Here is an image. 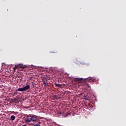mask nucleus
Segmentation results:
<instances>
[{
  "mask_svg": "<svg viewBox=\"0 0 126 126\" xmlns=\"http://www.w3.org/2000/svg\"><path fill=\"white\" fill-rule=\"evenodd\" d=\"M73 80L74 81H75V82H81V83H86V82H87L86 80H87L88 81L92 82V81H94V80H95L93 78L90 77L87 79H84L82 78H74Z\"/></svg>",
  "mask_w": 126,
  "mask_h": 126,
  "instance_id": "nucleus-1",
  "label": "nucleus"
},
{
  "mask_svg": "<svg viewBox=\"0 0 126 126\" xmlns=\"http://www.w3.org/2000/svg\"><path fill=\"white\" fill-rule=\"evenodd\" d=\"M26 123H31V122H36L37 121V117L33 116L32 115H28L25 119Z\"/></svg>",
  "mask_w": 126,
  "mask_h": 126,
  "instance_id": "nucleus-2",
  "label": "nucleus"
},
{
  "mask_svg": "<svg viewBox=\"0 0 126 126\" xmlns=\"http://www.w3.org/2000/svg\"><path fill=\"white\" fill-rule=\"evenodd\" d=\"M26 68V65H24L22 64H19L18 65H16L15 67L13 68V70L15 71V69L17 68Z\"/></svg>",
  "mask_w": 126,
  "mask_h": 126,
  "instance_id": "nucleus-3",
  "label": "nucleus"
},
{
  "mask_svg": "<svg viewBox=\"0 0 126 126\" xmlns=\"http://www.w3.org/2000/svg\"><path fill=\"white\" fill-rule=\"evenodd\" d=\"M42 82L45 87H47V86H49V85L48 84V80L47 79L43 80L42 81Z\"/></svg>",
  "mask_w": 126,
  "mask_h": 126,
  "instance_id": "nucleus-4",
  "label": "nucleus"
},
{
  "mask_svg": "<svg viewBox=\"0 0 126 126\" xmlns=\"http://www.w3.org/2000/svg\"><path fill=\"white\" fill-rule=\"evenodd\" d=\"M24 91L25 92L26 90H28V89H30V85H27V86L23 87Z\"/></svg>",
  "mask_w": 126,
  "mask_h": 126,
  "instance_id": "nucleus-5",
  "label": "nucleus"
},
{
  "mask_svg": "<svg viewBox=\"0 0 126 126\" xmlns=\"http://www.w3.org/2000/svg\"><path fill=\"white\" fill-rule=\"evenodd\" d=\"M17 91H19V92H24V88H20L17 89Z\"/></svg>",
  "mask_w": 126,
  "mask_h": 126,
  "instance_id": "nucleus-6",
  "label": "nucleus"
},
{
  "mask_svg": "<svg viewBox=\"0 0 126 126\" xmlns=\"http://www.w3.org/2000/svg\"><path fill=\"white\" fill-rule=\"evenodd\" d=\"M10 120V121H14V120H15V116H14V115H12Z\"/></svg>",
  "mask_w": 126,
  "mask_h": 126,
  "instance_id": "nucleus-7",
  "label": "nucleus"
},
{
  "mask_svg": "<svg viewBox=\"0 0 126 126\" xmlns=\"http://www.w3.org/2000/svg\"><path fill=\"white\" fill-rule=\"evenodd\" d=\"M55 85L56 86H57V87H62V84H57L55 83Z\"/></svg>",
  "mask_w": 126,
  "mask_h": 126,
  "instance_id": "nucleus-8",
  "label": "nucleus"
},
{
  "mask_svg": "<svg viewBox=\"0 0 126 126\" xmlns=\"http://www.w3.org/2000/svg\"><path fill=\"white\" fill-rule=\"evenodd\" d=\"M34 126H40V122H38L36 124L34 125Z\"/></svg>",
  "mask_w": 126,
  "mask_h": 126,
  "instance_id": "nucleus-9",
  "label": "nucleus"
},
{
  "mask_svg": "<svg viewBox=\"0 0 126 126\" xmlns=\"http://www.w3.org/2000/svg\"><path fill=\"white\" fill-rule=\"evenodd\" d=\"M54 99H58V97H59V96L57 95H54L53 96Z\"/></svg>",
  "mask_w": 126,
  "mask_h": 126,
  "instance_id": "nucleus-10",
  "label": "nucleus"
},
{
  "mask_svg": "<svg viewBox=\"0 0 126 126\" xmlns=\"http://www.w3.org/2000/svg\"><path fill=\"white\" fill-rule=\"evenodd\" d=\"M85 99L87 101H88V100H89V98H88V97L87 96H85Z\"/></svg>",
  "mask_w": 126,
  "mask_h": 126,
  "instance_id": "nucleus-11",
  "label": "nucleus"
},
{
  "mask_svg": "<svg viewBox=\"0 0 126 126\" xmlns=\"http://www.w3.org/2000/svg\"><path fill=\"white\" fill-rule=\"evenodd\" d=\"M47 79H48V80H50V77H48Z\"/></svg>",
  "mask_w": 126,
  "mask_h": 126,
  "instance_id": "nucleus-12",
  "label": "nucleus"
},
{
  "mask_svg": "<svg viewBox=\"0 0 126 126\" xmlns=\"http://www.w3.org/2000/svg\"><path fill=\"white\" fill-rule=\"evenodd\" d=\"M32 86H33V87H35V86H34V84H32Z\"/></svg>",
  "mask_w": 126,
  "mask_h": 126,
  "instance_id": "nucleus-13",
  "label": "nucleus"
},
{
  "mask_svg": "<svg viewBox=\"0 0 126 126\" xmlns=\"http://www.w3.org/2000/svg\"><path fill=\"white\" fill-rule=\"evenodd\" d=\"M22 126H26V125H24Z\"/></svg>",
  "mask_w": 126,
  "mask_h": 126,
  "instance_id": "nucleus-14",
  "label": "nucleus"
}]
</instances>
